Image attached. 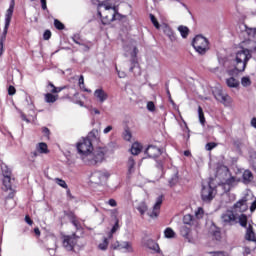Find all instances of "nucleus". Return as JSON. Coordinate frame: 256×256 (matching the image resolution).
<instances>
[{"instance_id": "1", "label": "nucleus", "mask_w": 256, "mask_h": 256, "mask_svg": "<svg viewBox=\"0 0 256 256\" xmlns=\"http://www.w3.org/2000/svg\"><path fill=\"white\" fill-rule=\"evenodd\" d=\"M251 59V50L244 49L235 54L233 60L234 69L229 70V75H237V73H243L247 67V63Z\"/></svg>"}, {"instance_id": "2", "label": "nucleus", "mask_w": 256, "mask_h": 256, "mask_svg": "<svg viewBox=\"0 0 256 256\" xmlns=\"http://www.w3.org/2000/svg\"><path fill=\"white\" fill-rule=\"evenodd\" d=\"M107 148L98 147L94 151H89L84 154H80L81 160L85 165L95 166L98 163H103Z\"/></svg>"}, {"instance_id": "3", "label": "nucleus", "mask_w": 256, "mask_h": 256, "mask_svg": "<svg viewBox=\"0 0 256 256\" xmlns=\"http://www.w3.org/2000/svg\"><path fill=\"white\" fill-rule=\"evenodd\" d=\"M98 15L101 17L103 25H109L112 21H117L119 13L115 6L109 4H101L98 6Z\"/></svg>"}, {"instance_id": "4", "label": "nucleus", "mask_w": 256, "mask_h": 256, "mask_svg": "<svg viewBox=\"0 0 256 256\" xmlns=\"http://www.w3.org/2000/svg\"><path fill=\"white\" fill-rule=\"evenodd\" d=\"M95 130L91 131L88 134V137L82 138L77 143V149L79 155H83L84 153H88L89 151H93V143L91 142V137H95Z\"/></svg>"}, {"instance_id": "5", "label": "nucleus", "mask_w": 256, "mask_h": 256, "mask_svg": "<svg viewBox=\"0 0 256 256\" xmlns=\"http://www.w3.org/2000/svg\"><path fill=\"white\" fill-rule=\"evenodd\" d=\"M192 45L197 53L205 55L209 49V40L201 35H197L193 39Z\"/></svg>"}, {"instance_id": "6", "label": "nucleus", "mask_w": 256, "mask_h": 256, "mask_svg": "<svg viewBox=\"0 0 256 256\" xmlns=\"http://www.w3.org/2000/svg\"><path fill=\"white\" fill-rule=\"evenodd\" d=\"M215 195H217V190L211 186V184H203L201 190V199L205 203H209V201H213L215 199Z\"/></svg>"}, {"instance_id": "7", "label": "nucleus", "mask_w": 256, "mask_h": 256, "mask_svg": "<svg viewBox=\"0 0 256 256\" xmlns=\"http://www.w3.org/2000/svg\"><path fill=\"white\" fill-rule=\"evenodd\" d=\"M109 179V172L107 171H94L90 175L91 183H95L96 185H103Z\"/></svg>"}, {"instance_id": "8", "label": "nucleus", "mask_w": 256, "mask_h": 256, "mask_svg": "<svg viewBox=\"0 0 256 256\" xmlns=\"http://www.w3.org/2000/svg\"><path fill=\"white\" fill-rule=\"evenodd\" d=\"M225 175L226 176L228 175L229 177L226 178L224 182H221V184H219V187L224 189V192L227 193L231 191V187H235V185L239 183V179H237V177L235 176H231V174L229 173V170L225 171Z\"/></svg>"}, {"instance_id": "9", "label": "nucleus", "mask_w": 256, "mask_h": 256, "mask_svg": "<svg viewBox=\"0 0 256 256\" xmlns=\"http://www.w3.org/2000/svg\"><path fill=\"white\" fill-rule=\"evenodd\" d=\"M249 209V195L238 200L232 207L234 213H245Z\"/></svg>"}, {"instance_id": "10", "label": "nucleus", "mask_w": 256, "mask_h": 256, "mask_svg": "<svg viewBox=\"0 0 256 256\" xmlns=\"http://www.w3.org/2000/svg\"><path fill=\"white\" fill-rule=\"evenodd\" d=\"M111 249L123 251V253H133V244L129 241H116L111 245Z\"/></svg>"}, {"instance_id": "11", "label": "nucleus", "mask_w": 256, "mask_h": 256, "mask_svg": "<svg viewBox=\"0 0 256 256\" xmlns=\"http://www.w3.org/2000/svg\"><path fill=\"white\" fill-rule=\"evenodd\" d=\"M124 50L126 51V57H128V55L131 56L132 66L130 67V71L133 72V69L137 67V54L139 53V50H137L136 46H126L124 47Z\"/></svg>"}, {"instance_id": "12", "label": "nucleus", "mask_w": 256, "mask_h": 256, "mask_svg": "<svg viewBox=\"0 0 256 256\" xmlns=\"http://www.w3.org/2000/svg\"><path fill=\"white\" fill-rule=\"evenodd\" d=\"M142 246L152 251V253H161V248H159V244H157V242H155V240L151 238H143Z\"/></svg>"}, {"instance_id": "13", "label": "nucleus", "mask_w": 256, "mask_h": 256, "mask_svg": "<svg viewBox=\"0 0 256 256\" xmlns=\"http://www.w3.org/2000/svg\"><path fill=\"white\" fill-rule=\"evenodd\" d=\"M77 239H79L75 234L72 236H64L63 247L66 251H73L75 245H77Z\"/></svg>"}, {"instance_id": "14", "label": "nucleus", "mask_w": 256, "mask_h": 256, "mask_svg": "<svg viewBox=\"0 0 256 256\" xmlns=\"http://www.w3.org/2000/svg\"><path fill=\"white\" fill-rule=\"evenodd\" d=\"M161 205H163V196H159L156 199L152 212L148 213L151 219H157V217H159V213H161Z\"/></svg>"}, {"instance_id": "15", "label": "nucleus", "mask_w": 256, "mask_h": 256, "mask_svg": "<svg viewBox=\"0 0 256 256\" xmlns=\"http://www.w3.org/2000/svg\"><path fill=\"white\" fill-rule=\"evenodd\" d=\"M221 219L226 225H233L237 221V216L233 210H227L221 215Z\"/></svg>"}, {"instance_id": "16", "label": "nucleus", "mask_w": 256, "mask_h": 256, "mask_svg": "<svg viewBox=\"0 0 256 256\" xmlns=\"http://www.w3.org/2000/svg\"><path fill=\"white\" fill-rule=\"evenodd\" d=\"M94 97L98 103H105L109 99V94L103 88H98L94 91Z\"/></svg>"}, {"instance_id": "17", "label": "nucleus", "mask_w": 256, "mask_h": 256, "mask_svg": "<svg viewBox=\"0 0 256 256\" xmlns=\"http://www.w3.org/2000/svg\"><path fill=\"white\" fill-rule=\"evenodd\" d=\"M39 153L41 155H47V153H49V148L47 146V143L45 142H40L36 145V151L33 152V156L37 157V155H39Z\"/></svg>"}, {"instance_id": "18", "label": "nucleus", "mask_w": 256, "mask_h": 256, "mask_svg": "<svg viewBox=\"0 0 256 256\" xmlns=\"http://www.w3.org/2000/svg\"><path fill=\"white\" fill-rule=\"evenodd\" d=\"M148 157L155 159V157H159L161 155V149L157 148L156 146L150 145L147 147L145 151Z\"/></svg>"}, {"instance_id": "19", "label": "nucleus", "mask_w": 256, "mask_h": 256, "mask_svg": "<svg viewBox=\"0 0 256 256\" xmlns=\"http://www.w3.org/2000/svg\"><path fill=\"white\" fill-rule=\"evenodd\" d=\"M184 225H190V227H197L199 225V221L193 217L191 214H186L183 217Z\"/></svg>"}, {"instance_id": "20", "label": "nucleus", "mask_w": 256, "mask_h": 256, "mask_svg": "<svg viewBox=\"0 0 256 256\" xmlns=\"http://www.w3.org/2000/svg\"><path fill=\"white\" fill-rule=\"evenodd\" d=\"M162 31L165 34V36L170 39V41H176L177 37L175 36V32H173V29H171L169 25L163 24Z\"/></svg>"}, {"instance_id": "21", "label": "nucleus", "mask_w": 256, "mask_h": 256, "mask_svg": "<svg viewBox=\"0 0 256 256\" xmlns=\"http://www.w3.org/2000/svg\"><path fill=\"white\" fill-rule=\"evenodd\" d=\"M254 179L253 172L250 170H245L242 175V181L245 185L252 183Z\"/></svg>"}, {"instance_id": "22", "label": "nucleus", "mask_w": 256, "mask_h": 256, "mask_svg": "<svg viewBox=\"0 0 256 256\" xmlns=\"http://www.w3.org/2000/svg\"><path fill=\"white\" fill-rule=\"evenodd\" d=\"M14 9H15V0H11L10 6L5 15V23H11V18L13 17Z\"/></svg>"}, {"instance_id": "23", "label": "nucleus", "mask_w": 256, "mask_h": 256, "mask_svg": "<svg viewBox=\"0 0 256 256\" xmlns=\"http://www.w3.org/2000/svg\"><path fill=\"white\" fill-rule=\"evenodd\" d=\"M246 240L252 241V243L256 244V236L255 232L253 231V226L249 225V227L246 230Z\"/></svg>"}, {"instance_id": "24", "label": "nucleus", "mask_w": 256, "mask_h": 256, "mask_svg": "<svg viewBox=\"0 0 256 256\" xmlns=\"http://www.w3.org/2000/svg\"><path fill=\"white\" fill-rule=\"evenodd\" d=\"M180 233H181L182 237H184L185 239H187L189 241V243H193V240H191V236H190L191 229L189 227L182 226L180 228Z\"/></svg>"}, {"instance_id": "25", "label": "nucleus", "mask_w": 256, "mask_h": 256, "mask_svg": "<svg viewBox=\"0 0 256 256\" xmlns=\"http://www.w3.org/2000/svg\"><path fill=\"white\" fill-rule=\"evenodd\" d=\"M226 85L230 88L237 89V87H239V80L234 77H230L226 79Z\"/></svg>"}, {"instance_id": "26", "label": "nucleus", "mask_w": 256, "mask_h": 256, "mask_svg": "<svg viewBox=\"0 0 256 256\" xmlns=\"http://www.w3.org/2000/svg\"><path fill=\"white\" fill-rule=\"evenodd\" d=\"M141 149H143V146L136 142L132 144L130 151L132 155H139V153H141Z\"/></svg>"}, {"instance_id": "27", "label": "nucleus", "mask_w": 256, "mask_h": 256, "mask_svg": "<svg viewBox=\"0 0 256 256\" xmlns=\"http://www.w3.org/2000/svg\"><path fill=\"white\" fill-rule=\"evenodd\" d=\"M44 99L46 103H55V101L59 99V95H55L53 93H46Z\"/></svg>"}, {"instance_id": "28", "label": "nucleus", "mask_w": 256, "mask_h": 256, "mask_svg": "<svg viewBox=\"0 0 256 256\" xmlns=\"http://www.w3.org/2000/svg\"><path fill=\"white\" fill-rule=\"evenodd\" d=\"M0 167L3 177H11V169H9V166H7V164L2 163Z\"/></svg>"}, {"instance_id": "29", "label": "nucleus", "mask_w": 256, "mask_h": 256, "mask_svg": "<svg viewBox=\"0 0 256 256\" xmlns=\"http://www.w3.org/2000/svg\"><path fill=\"white\" fill-rule=\"evenodd\" d=\"M220 103H223L225 107H231V103H233V98H231V96L226 94L223 96L222 100H220Z\"/></svg>"}, {"instance_id": "30", "label": "nucleus", "mask_w": 256, "mask_h": 256, "mask_svg": "<svg viewBox=\"0 0 256 256\" xmlns=\"http://www.w3.org/2000/svg\"><path fill=\"white\" fill-rule=\"evenodd\" d=\"M3 187H4L5 191L11 190V176H4Z\"/></svg>"}, {"instance_id": "31", "label": "nucleus", "mask_w": 256, "mask_h": 256, "mask_svg": "<svg viewBox=\"0 0 256 256\" xmlns=\"http://www.w3.org/2000/svg\"><path fill=\"white\" fill-rule=\"evenodd\" d=\"M127 166H128V173L131 175V173H134L135 172V159H133V157H130L128 159V163H127Z\"/></svg>"}, {"instance_id": "32", "label": "nucleus", "mask_w": 256, "mask_h": 256, "mask_svg": "<svg viewBox=\"0 0 256 256\" xmlns=\"http://www.w3.org/2000/svg\"><path fill=\"white\" fill-rule=\"evenodd\" d=\"M137 211H139L140 215H145L147 213V204L144 201L140 202L137 206Z\"/></svg>"}, {"instance_id": "33", "label": "nucleus", "mask_w": 256, "mask_h": 256, "mask_svg": "<svg viewBox=\"0 0 256 256\" xmlns=\"http://www.w3.org/2000/svg\"><path fill=\"white\" fill-rule=\"evenodd\" d=\"M178 31L183 39H187V36L189 35V28H187L186 26H179Z\"/></svg>"}, {"instance_id": "34", "label": "nucleus", "mask_w": 256, "mask_h": 256, "mask_svg": "<svg viewBox=\"0 0 256 256\" xmlns=\"http://www.w3.org/2000/svg\"><path fill=\"white\" fill-rule=\"evenodd\" d=\"M256 244H253L251 246V243L246 242L245 247H244V255H251V251H253V249H255Z\"/></svg>"}, {"instance_id": "35", "label": "nucleus", "mask_w": 256, "mask_h": 256, "mask_svg": "<svg viewBox=\"0 0 256 256\" xmlns=\"http://www.w3.org/2000/svg\"><path fill=\"white\" fill-rule=\"evenodd\" d=\"M48 87H51L50 93H61V91H63V89H65L64 87H55V85L51 82H49Z\"/></svg>"}, {"instance_id": "36", "label": "nucleus", "mask_w": 256, "mask_h": 256, "mask_svg": "<svg viewBox=\"0 0 256 256\" xmlns=\"http://www.w3.org/2000/svg\"><path fill=\"white\" fill-rule=\"evenodd\" d=\"M205 215V211L201 207L197 208L195 211V218L196 221H199V219H203V216Z\"/></svg>"}, {"instance_id": "37", "label": "nucleus", "mask_w": 256, "mask_h": 256, "mask_svg": "<svg viewBox=\"0 0 256 256\" xmlns=\"http://www.w3.org/2000/svg\"><path fill=\"white\" fill-rule=\"evenodd\" d=\"M164 236L166 239H173V237H175V231H173L171 228H166L164 231Z\"/></svg>"}, {"instance_id": "38", "label": "nucleus", "mask_w": 256, "mask_h": 256, "mask_svg": "<svg viewBox=\"0 0 256 256\" xmlns=\"http://www.w3.org/2000/svg\"><path fill=\"white\" fill-rule=\"evenodd\" d=\"M198 117L201 125H205V114L203 113V108L198 107Z\"/></svg>"}, {"instance_id": "39", "label": "nucleus", "mask_w": 256, "mask_h": 256, "mask_svg": "<svg viewBox=\"0 0 256 256\" xmlns=\"http://www.w3.org/2000/svg\"><path fill=\"white\" fill-rule=\"evenodd\" d=\"M54 182L56 183V185H59V187H62V189H67V182H65V180L61 179V178H55Z\"/></svg>"}, {"instance_id": "40", "label": "nucleus", "mask_w": 256, "mask_h": 256, "mask_svg": "<svg viewBox=\"0 0 256 256\" xmlns=\"http://www.w3.org/2000/svg\"><path fill=\"white\" fill-rule=\"evenodd\" d=\"M107 247H109V240H107V238H105L103 240V242H101L98 245V248L100 249V251H107Z\"/></svg>"}, {"instance_id": "41", "label": "nucleus", "mask_w": 256, "mask_h": 256, "mask_svg": "<svg viewBox=\"0 0 256 256\" xmlns=\"http://www.w3.org/2000/svg\"><path fill=\"white\" fill-rule=\"evenodd\" d=\"M79 87L82 89V91H85L86 93H91V90L85 88V79L83 76H80L79 78Z\"/></svg>"}, {"instance_id": "42", "label": "nucleus", "mask_w": 256, "mask_h": 256, "mask_svg": "<svg viewBox=\"0 0 256 256\" xmlns=\"http://www.w3.org/2000/svg\"><path fill=\"white\" fill-rule=\"evenodd\" d=\"M117 231H119V220H116L114 226L112 227V229L109 233V238L111 239V237H113V234L117 233Z\"/></svg>"}, {"instance_id": "43", "label": "nucleus", "mask_w": 256, "mask_h": 256, "mask_svg": "<svg viewBox=\"0 0 256 256\" xmlns=\"http://www.w3.org/2000/svg\"><path fill=\"white\" fill-rule=\"evenodd\" d=\"M239 223H240L241 227H247V215L241 214L239 216Z\"/></svg>"}, {"instance_id": "44", "label": "nucleus", "mask_w": 256, "mask_h": 256, "mask_svg": "<svg viewBox=\"0 0 256 256\" xmlns=\"http://www.w3.org/2000/svg\"><path fill=\"white\" fill-rule=\"evenodd\" d=\"M72 40L74 41V43H76V45H83V40L81 39L80 34H74L72 36Z\"/></svg>"}, {"instance_id": "45", "label": "nucleus", "mask_w": 256, "mask_h": 256, "mask_svg": "<svg viewBox=\"0 0 256 256\" xmlns=\"http://www.w3.org/2000/svg\"><path fill=\"white\" fill-rule=\"evenodd\" d=\"M226 93H223V91L221 90H218L214 93V97L217 101H222L223 100V97H225Z\"/></svg>"}, {"instance_id": "46", "label": "nucleus", "mask_w": 256, "mask_h": 256, "mask_svg": "<svg viewBox=\"0 0 256 256\" xmlns=\"http://www.w3.org/2000/svg\"><path fill=\"white\" fill-rule=\"evenodd\" d=\"M241 85H242L243 87H249V85H251V79H250L249 77H247V76L242 77V79H241Z\"/></svg>"}, {"instance_id": "47", "label": "nucleus", "mask_w": 256, "mask_h": 256, "mask_svg": "<svg viewBox=\"0 0 256 256\" xmlns=\"http://www.w3.org/2000/svg\"><path fill=\"white\" fill-rule=\"evenodd\" d=\"M54 26L59 31H63V29H65V25L63 23H61V21H59L58 19L54 20Z\"/></svg>"}, {"instance_id": "48", "label": "nucleus", "mask_w": 256, "mask_h": 256, "mask_svg": "<svg viewBox=\"0 0 256 256\" xmlns=\"http://www.w3.org/2000/svg\"><path fill=\"white\" fill-rule=\"evenodd\" d=\"M9 25H11V23L5 22V26L2 34V41H4V39H6L7 37V31H9Z\"/></svg>"}, {"instance_id": "49", "label": "nucleus", "mask_w": 256, "mask_h": 256, "mask_svg": "<svg viewBox=\"0 0 256 256\" xmlns=\"http://www.w3.org/2000/svg\"><path fill=\"white\" fill-rule=\"evenodd\" d=\"M150 20L152 21L154 27L160 29L161 25H159V22L157 21V18H155V15L150 14Z\"/></svg>"}, {"instance_id": "50", "label": "nucleus", "mask_w": 256, "mask_h": 256, "mask_svg": "<svg viewBox=\"0 0 256 256\" xmlns=\"http://www.w3.org/2000/svg\"><path fill=\"white\" fill-rule=\"evenodd\" d=\"M206 151H213V149H215V147H217V143L215 142H209L206 144Z\"/></svg>"}, {"instance_id": "51", "label": "nucleus", "mask_w": 256, "mask_h": 256, "mask_svg": "<svg viewBox=\"0 0 256 256\" xmlns=\"http://www.w3.org/2000/svg\"><path fill=\"white\" fill-rule=\"evenodd\" d=\"M146 108L153 113L155 111V103L153 101L147 102Z\"/></svg>"}, {"instance_id": "52", "label": "nucleus", "mask_w": 256, "mask_h": 256, "mask_svg": "<svg viewBox=\"0 0 256 256\" xmlns=\"http://www.w3.org/2000/svg\"><path fill=\"white\" fill-rule=\"evenodd\" d=\"M115 70H116V73H117L119 79H125V77H127V74L123 71L122 72L119 71V69L117 67H115Z\"/></svg>"}, {"instance_id": "53", "label": "nucleus", "mask_w": 256, "mask_h": 256, "mask_svg": "<svg viewBox=\"0 0 256 256\" xmlns=\"http://www.w3.org/2000/svg\"><path fill=\"white\" fill-rule=\"evenodd\" d=\"M17 93V89H15V86H9L8 87V95L13 96Z\"/></svg>"}, {"instance_id": "54", "label": "nucleus", "mask_w": 256, "mask_h": 256, "mask_svg": "<svg viewBox=\"0 0 256 256\" xmlns=\"http://www.w3.org/2000/svg\"><path fill=\"white\" fill-rule=\"evenodd\" d=\"M43 39L45 41H49V39H51V32L49 30H46L43 34Z\"/></svg>"}, {"instance_id": "55", "label": "nucleus", "mask_w": 256, "mask_h": 256, "mask_svg": "<svg viewBox=\"0 0 256 256\" xmlns=\"http://www.w3.org/2000/svg\"><path fill=\"white\" fill-rule=\"evenodd\" d=\"M107 205H109L110 207H117V201L115 199H109L107 201Z\"/></svg>"}, {"instance_id": "56", "label": "nucleus", "mask_w": 256, "mask_h": 256, "mask_svg": "<svg viewBox=\"0 0 256 256\" xmlns=\"http://www.w3.org/2000/svg\"><path fill=\"white\" fill-rule=\"evenodd\" d=\"M72 224L76 229H81V223H79V220H76L75 218L72 219Z\"/></svg>"}, {"instance_id": "57", "label": "nucleus", "mask_w": 256, "mask_h": 256, "mask_svg": "<svg viewBox=\"0 0 256 256\" xmlns=\"http://www.w3.org/2000/svg\"><path fill=\"white\" fill-rule=\"evenodd\" d=\"M124 139L125 141H131V132L129 130L124 132Z\"/></svg>"}, {"instance_id": "58", "label": "nucleus", "mask_w": 256, "mask_h": 256, "mask_svg": "<svg viewBox=\"0 0 256 256\" xmlns=\"http://www.w3.org/2000/svg\"><path fill=\"white\" fill-rule=\"evenodd\" d=\"M43 11H47V0H40Z\"/></svg>"}, {"instance_id": "59", "label": "nucleus", "mask_w": 256, "mask_h": 256, "mask_svg": "<svg viewBox=\"0 0 256 256\" xmlns=\"http://www.w3.org/2000/svg\"><path fill=\"white\" fill-rule=\"evenodd\" d=\"M113 131V126H107L104 130L103 133L104 135H107V133H111Z\"/></svg>"}, {"instance_id": "60", "label": "nucleus", "mask_w": 256, "mask_h": 256, "mask_svg": "<svg viewBox=\"0 0 256 256\" xmlns=\"http://www.w3.org/2000/svg\"><path fill=\"white\" fill-rule=\"evenodd\" d=\"M42 133H43L46 137H49V133H50L49 128L43 127V128H42Z\"/></svg>"}, {"instance_id": "61", "label": "nucleus", "mask_w": 256, "mask_h": 256, "mask_svg": "<svg viewBox=\"0 0 256 256\" xmlns=\"http://www.w3.org/2000/svg\"><path fill=\"white\" fill-rule=\"evenodd\" d=\"M25 221L28 225H33V220H31V217H29V215L25 216Z\"/></svg>"}, {"instance_id": "62", "label": "nucleus", "mask_w": 256, "mask_h": 256, "mask_svg": "<svg viewBox=\"0 0 256 256\" xmlns=\"http://www.w3.org/2000/svg\"><path fill=\"white\" fill-rule=\"evenodd\" d=\"M248 34L251 35L252 37H254V39H256V28L250 29V31L248 32Z\"/></svg>"}, {"instance_id": "63", "label": "nucleus", "mask_w": 256, "mask_h": 256, "mask_svg": "<svg viewBox=\"0 0 256 256\" xmlns=\"http://www.w3.org/2000/svg\"><path fill=\"white\" fill-rule=\"evenodd\" d=\"M255 209H256V200L254 202H252V204L250 206L251 213H253V211H255Z\"/></svg>"}, {"instance_id": "64", "label": "nucleus", "mask_w": 256, "mask_h": 256, "mask_svg": "<svg viewBox=\"0 0 256 256\" xmlns=\"http://www.w3.org/2000/svg\"><path fill=\"white\" fill-rule=\"evenodd\" d=\"M251 127H254V129H256V118H252L251 120Z\"/></svg>"}]
</instances>
